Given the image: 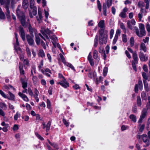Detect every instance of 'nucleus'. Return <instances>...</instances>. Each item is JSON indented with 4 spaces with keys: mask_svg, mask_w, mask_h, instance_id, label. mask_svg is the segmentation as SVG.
<instances>
[{
    "mask_svg": "<svg viewBox=\"0 0 150 150\" xmlns=\"http://www.w3.org/2000/svg\"><path fill=\"white\" fill-rule=\"evenodd\" d=\"M128 11V9L126 7L119 14V16L121 18H125L126 17V13Z\"/></svg>",
    "mask_w": 150,
    "mask_h": 150,
    "instance_id": "dca6fc26",
    "label": "nucleus"
},
{
    "mask_svg": "<svg viewBox=\"0 0 150 150\" xmlns=\"http://www.w3.org/2000/svg\"><path fill=\"white\" fill-rule=\"evenodd\" d=\"M120 28L123 30L124 32L125 33L126 32V30L125 27L123 23H121L120 24Z\"/></svg>",
    "mask_w": 150,
    "mask_h": 150,
    "instance_id": "a19ab883",
    "label": "nucleus"
},
{
    "mask_svg": "<svg viewBox=\"0 0 150 150\" xmlns=\"http://www.w3.org/2000/svg\"><path fill=\"white\" fill-rule=\"evenodd\" d=\"M35 134L36 136L38 138V139L41 140H44V138L38 133L35 132Z\"/></svg>",
    "mask_w": 150,
    "mask_h": 150,
    "instance_id": "5fc2aeb1",
    "label": "nucleus"
},
{
    "mask_svg": "<svg viewBox=\"0 0 150 150\" xmlns=\"http://www.w3.org/2000/svg\"><path fill=\"white\" fill-rule=\"evenodd\" d=\"M139 27L141 34H139V32L138 29L136 30V33L137 35L139 37H141L143 36H144L146 35L144 25L142 23H140L139 25Z\"/></svg>",
    "mask_w": 150,
    "mask_h": 150,
    "instance_id": "39448f33",
    "label": "nucleus"
},
{
    "mask_svg": "<svg viewBox=\"0 0 150 150\" xmlns=\"http://www.w3.org/2000/svg\"><path fill=\"white\" fill-rule=\"evenodd\" d=\"M38 14L39 18H38L37 17V20L38 21H40L42 19V15L41 9L39 7H38Z\"/></svg>",
    "mask_w": 150,
    "mask_h": 150,
    "instance_id": "b1692460",
    "label": "nucleus"
},
{
    "mask_svg": "<svg viewBox=\"0 0 150 150\" xmlns=\"http://www.w3.org/2000/svg\"><path fill=\"white\" fill-rule=\"evenodd\" d=\"M138 6L142 8L144 6V3L142 1H139L138 3Z\"/></svg>",
    "mask_w": 150,
    "mask_h": 150,
    "instance_id": "603ef678",
    "label": "nucleus"
},
{
    "mask_svg": "<svg viewBox=\"0 0 150 150\" xmlns=\"http://www.w3.org/2000/svg\"><path fill=\"white\" fill-rule=\"evenodd\" d=\"M57 84H60L64 88H67L69 86V83L66 81L65 79H64L63 80H61V82H57Z\"/></svg>",
    "mask_w": 150,
    "mask_h": 150,
    "instance_id": "9b49d317",
    "label": "nucleus"
},
{
    "mask_svg": "<svg viewBox=\"0 0 150 150\" xmlns=\"http://www.w3.org/2000/svg\"><path fill=\"white\" fill-rule=\"evenodd\" d=\"M108 36L107 35L103 34H100L99 37V42L101 45L103 43L106 44L107 42Z\"/></svg>",
    "mask_w": 150,
    "mask_h": 150,
    "instance_id": "0eeeda50",
    "label": "nucleus"
},
{
    "mask_svg": "<svg viewBox=\"0 0 150 150\" xmlns=\"http://www.w3.org/2000/svg\"><path fill=\"white\" fill-rule=\"evenodd\" d=\"M96 76V72L92 71H90L88 74V77L91 78H93L95 79Z\"/></svg>",
    "mask_w": 150,
    "mask_h": 150,
    "instance_id": "6ab92c4d",
    "label": "nucleus"
},
{
    "mask_svg": "<svg viewBox=\"0 0 150 150\" xmlns=\"http://www.w3.org/2000/svg\"><path fill=\"white\" fill-rule=\"evenodd\" d=\"M28 92L29 93V94L31 96H32L33 95V93L31 90V89L30 88H28Z\"/></svg>",
    "mask_w": 150,
    "mask_h": 150,
    "instance_id": "052dcab7",
    "label": "nucleus"
},
{
    "mask_svg": "<svg viewBox=\"0 0 150 150\" xmlns=\"http://www.w3.org/2000/svg\"><path fill=\"white\" fill-rule=\"evenodd\" d=\"M35 134L36 136L38 138V139L41 140H44V138L38 133L35 132Z\"/></svg>",
    "mask_w": 150,
    "mask_h": 150,
    "instance_id": "864d4df0",
    "label": "nucleus"
},
{
    "mask_svg": "<svg viewBox=\"0 0 150 150\" xmlns=\"http://www.w3.org/2000/svg\"><path fill=\"white\" fill-rule=\"evenodd\" d=\"M28 26V29L31 36H33L34 33L35 34V36H36L37 32V30L34 28H33L30 24H29Z\"/></svg>",
    "mask_w": 150,
    "mask_h": 150,
    "instance_id": "ddd939ff",
    "label": "nucleus"
},
{
    "mask_svg": "<svg viewBox=\"0 0 150 150\" xmlns=\"http://www.w3.org/2000/svg\"><path fill=\"white\" fill-rule=\"evenodd\" d=\"M147 109L146 108H143L142 112V114L140 116V118L138 121V122L141 123L143 119L146 117L147 114Z\"/></svg>",
    "mask_w": 150,
    "mask_h": 150,
    "instance_id": "1a4fd4ad",
    "label": "nucleus"
},
{
    "mask_svg": "<svg viewBox=\"0 0 150 150\" xmlns=\"http://www.w3.org/2000/svg\"><path fill=\"white\" fill-rule=\"evenodd\" d=\"M97 4L98 8L99 11H101V6L100 1L98 0L97 1Z\"/></svg>",
    "mask_w": 150,
    "mask_h": 150,
    "instance_id": "4d7b16f0",
    "label": "nucleus"
},
{
    "mask_svg": "<svg viewBox=\"0 0 150 150\" xmlns=\"http://www.w3.org/2000/svg\"><path fill=\"white\" fill-rule=\"evenodd\" d=\"M137 139H142L145 144L144 145V147L148 146L150 144V139L147 137L146 134H143L142 135H137Z\"/></svg>",
    "mask_w": 150,
    "mask_h": 150,
    "instance_id": "20e7f679",
    "label": "nucleus"
},
{
    "mask_svg": "<svg viewBox=\"0 0 150 150\" xmlns=\"http://www.w3.org/2000/svg\"><path fill=\"white\" fill-rule=\"evenodd\" d=\"M106 6L105 4H104L103 5V13L104 16H106Z\"/></svg>",
    "mask_w": 150,
    "mask_h": 150,
    "instance_id": "c9c22d12",
    "label": "nucleus"
},
{
    "mask_svg": "<svg viewBox=\"0 0 150 150\" xmlns=\"http://www.w3.org/2000/svg\"><path fill=\"white\" fill-rule=\"evenodd\" d=\"M108 69L107 67H105L104 68L103 74V76H105L106 75L108 72Z\"/></svg>",
    "mask_w": 150,
    "mask_h": 150,
    "instance_id": "79ce46f5",
    "label": "nucleus"
},
{
    "mask_svg": "<svg viewBox=\"0 0 150 150\" xmlns=\"http://www.w3.org/2000/svg\"><path fill=\"white\" fill-rule=\"evenodd\" d=\"M38 54L39 56L42 58L45 57V54L43 50L42 49H40L39 50Z\"/></svg>",
    "mask_w": 150,
    "mask_h": 150,
    "instance_id": "7c9ffc66",
    "label": "nucleus"
},
{
    "mask_svg": "<svg viewBox=\"0 0 150 150\" xmlns=\"http://www.w3.org/2000/svg\"><path fill=\"white\" fill-rule=\"evenodd\" d=\"M143 13L144 9L142 8H141L140 12L138 14V18L139 21L141 20L143 16Z\"/></svg>",
    "mask_w": 150,
    "mask_h": 150,
    "instance_id": "a878e982",
    "label": "nucleus"
},
{
    "mask_svg": "<svg viewBox=\"0 0 150 150\" xmlns=\"http://www.w3.org/2000/svg\"><path fill=\"white\" fill-rule=\"evenodd\" d=\"M114 33V30L113 29H111L110 32V38L112 39L113 37Z\"/></svg>",
    "mask_w": 150,
    "mask_h": 150,
    "instance_id": "680f3d73",
    "label": "nucleus"
},
{
    "mask_svg": "<svg viewBox=\"0 0 150 150\" xmlns=\"http://www.w3.org/2000/svg\"><path fill=\"white\" fill-rule=\"evenodd\" d=\"M19 66L21 74L22 75H24V71L23 69V66L22 64L19 63Z\"/></svg>",
    "mask_w": 150,
    "mask_h": 150,
    "instance_id": "c85d7f7f",
    "label": "nucleus"
},
{
    "mask_svg": "<svg viewBox=\"0 0 150 150\" xmlns=\"http://www.w3.org/2000/svg\"><path fill=\"white\" fill-rule=\"evenodd\" d=\"M138 57L136 54H133V60L132 61V65L133 69L135 71H137V68L136 64L138 63Z\"/></svg>",
    "mask_w": 150,
    "mask_h": 150,
    "instance_id": "6e6552de",
    "label": "nucleus"
},
{
    "mask_svg": "<svg viewBox=\"0 0 150 150\" xmlns=\"http://www.w3.org/2000/svg\"><path fill=\"white\" fill-rule=\"evenodd\" d=\"M8 93L10 96V97L9 98L7 97V98H8L9 100H14L15 99V96L10 91H8Z\"/></svg>",
    "mask_w": 150,
    "mask_h": 150,
    "instance_id": "cd10ccee",
    "label": "nucleus"
},
{
    "mask_svg": "<svg viewBox=\"0 0 150 150\" xmlns=\"http://www.w3.org/2000/svg\"><path fill=\"white\" fill-rule=\"evenodd\" d=\"M20 114L18 112H17L16 114L14 115V119L15 120H17L18 117H20Z\"/></svg>",
    "mask_w": 150,
    "mask_h": 150,
    "instance_id": "e433bc0d",
    "label": "nucleus"
},
{
    "mask_svg": "<svg viewBox=\"0 0 150 150\" xmlns=\"http://www.w3.org/2000/svg\"><path fill=\"white\" fill-rule=\"evenodd\" d=\"M15 35L16 39V42L14 45L15 49L17 51V53L20 54V58L21 60L23 61L24 60V53L21 50L19 47V43L17 37V34L15 33Z\"/></svg>",
    "mask_w": 150,
    "mask_h": 150,
    "instance_id": "f03ea898",
    "label": "nucleus"
},
{
    "mask_svg": "<svg viewBox=\"0 0 150 150\" xmlns=\"http://www.w3.org/2000/svg\"><path fill=\"white\" fill-rule=\"evenodd\" d=\"M51 105V104L50 100L48 99H47V107L48 108H50Z\"/></svg>",
    "mask_w": 150,
    "mask_h": 150,
    "instance_id": "774afa93",
    "label": "nucleus"
},
{
    "mask_svg": "<svg viewBox=\"0 0 150 150\" xmlns=\"http://www.w3.org/2000/svg\"><path fill=\"white\" fill-rule=\"evenodd\" d=\"M112 0H107V4L108 7L111 6Z\"/></svg>",
    "mask_w": 150,
    "mask_h": 150,
    "instance_id": "0e129e2a",
    "label": "nucleus"
},
{
    "mask_svg": "<svg viewBox=\"0 0 150 150\" xmlns=\"http://www.w3.org/2000/svg\"><path fill=\"white\" fill-rule=\"evenodd\" d=\"M127 50H128V51H129L131 53H132V56H133V54H136V56H137V52L136 51H135L134 52H133V51L131 49V48H129V47H128L127 48Z\"/></svg>",
    "mask_w": 150,
    "mask_h": 150,
    "instance_id": "a18cd8bd",
    "label": "nucleus"
},
{
    "mask_svg": "<svg viewBox=\"0 0 150 150\" xmlns=\"http://www.w3.org/2000/svg\"><path fill=\"white\" fill-rule=\"evenodd\" d=\"M22 6L25 9H26L28 6V0H23Z\"/></svg>",
    "mask_w": 150,
    "mask_h": 150,
    "instance_id": "393cba45",
    "label": "nucleus"
},
{
    "mask_svg": "<svg viewBox=\"0 0 150 150\" xmlns=\"http://www.w3.org/2000/svg\"><path fill=\"white\" fill-rule=\"evenodd\" d=\"M98 44V36L96 35L95 38L94 40V46L95 47H97Z\"/></svg>",
    "mask_w": 150,
    "mask_h": 150,
    "instance_id": "4c0bfd02",
    "label": "nucleus"
},
{
    "mask_svg": "<svg viewBox=\"0 0 150 150\" xmlns=\"http://www.w3.org/2000/svg\"><path fill=\"white\" fill-rule=\"evenodd\" d=\"M18 94L19 96H20L24 101L26 102H28L29 101V99L26 95L21 92H19Z\"/></svg>",
    "mask_w": 150,
    "mask_h": 150,
    "instance_id": "a211bd4d",
    "label": "nucleus"
},
{
    "mask_svg": "<svg viewBox=\"0 0 150 150\" xmlns=\"http://www.w3.org/2000/svg\"><path fill=\"white\" fill-rule=\"evenodd\" d=\"M98 26L100 28H103L104 26V21H100L98 23Z\"/></svg>",
    "mask_w": 150,
    "mask_h": 150,
    "instance_id": "473e14b6",
    "label": "nucleus"
},
{
    "mask_svg": "<svg viewBox=\"0 0 150 150\" xmlns=\"http://www.w3.org/2000/svg\"><path fill=\"white\" fill-rule=\"evenodd\" d=\"M40 31L41 33L44 35V37L40 33L39 34V35L46 42L49 41L50 40V39L48 36L46 35L45 33L48 35H50L51 33V32L48 28L46 30H45L44 28H42V29Z\"/></svg>",
    "mask_w": 150,
    "mask_h": 150,
    "instance_id": "7ed1b4c3",
    "label": "nucleus"
},
{
    "mask_svg": "<svg viewBox=\"0 0 150 150\" xmlns=\"http://www.w3.org/2000/svg\"><path fill=\"white\" fill-rule=\"evenodd\" d=\"M0 107L4 110H6L7 109L6 105L5 103L3 102L0 103Z\"/></svg>",
    "mask_w": 150,
    "mask_h": 150,
    "instance_id": "c756f323",
    "label": "nucleus"
},
{
    "mask_svg": "<svg viewBox=\"0 0 150 150\" xmlns=\"http://www.w3.org/2000/svg\"><path fill=\"white\" fill-rule=\"evenodd\" d=\"M33 36L27 35L26 36V38L27 42L30 45L32 46H34V42L33 39Z\"/></svg>",
    "mask_w": 150,
    "mask_h": 150,
    "instance_id": "9d476101",
    "label": "nucleus"
},
{
    "mask_svg": "<svg viewBox=\"0 0 150 150\" xmlns=\"http://www.w3.org/2000/svg\"><path fill=\"white\" fill-rule=\"evenodd\" d=\"M127 27L130 29H132L133 28V27L132 25V24L131 23L130 21H128L127 23Z\"/></svg>",
    "mask_w": 150,
    "mask_h": 150,
    "instance_id": "ea45409f",
    "label": "nucleus"
},
{
    "mask_svg": "<svg viewBox=\"0 0 150 150\" xmlns=\"http://www.w3.org/2000/svg\"><path fill=\"white\" fill-rule=\"evenodd\" d=\"M33 9L32 13L33 15L35 16L37 14V8L36 7L34 8H31Z\"/></svg>",
    "mask_w": 150,
    "mask_h": 150,
    "instance_id": "58836bf2",
    "label": "nucleus"
},
{
    "mask_svg": "<svg viewBox=\"0 0 150 150\" xmlns=\"http://www.w3.org/2000/svg\"><path fill=\"white\" fill-rule=\"evenodd\" d=\"M98 52L96 50H94L93 52V57L95 59H96L98 62L100 60V58L98 55Z\"/></svg>",
    "mask_w": 150,
    "mask_h": 150,
    "instance_id": "aec40b11",
    "label": "nucleus"
},
{
    "mask_svg": "<svg viewBox=\"0 0 150 150\" xmlns=\"http://www.w3.org/2000/svg\"><path fill=\"white\" fill-rule=\"evenodd\" d=\"M42 126L43 129H45L46 127V132H47L50 129V126H51V122L50 121H49L47 123L46 125L45 123L43 122Z\"/></svg>",
    "mask_w": 150,
    "mask_h": 150,
    "instance_id": "f3484780",
    "label": "nucleus"
},
{
    "mask_svg": "<svg viewBox=\"0 0 150 150\" xmlns=\"http://www.w3.org/2000/svg\"><path fill=\"white\" fill-rule=\"evenodd\" d=\"M0 94L5 98H7V97L4 92L1 90H0Z\"/></svg>",
    "mask_w": 150,
    "mask_h": 150,
    "instance_id": "13d9d810",
    "label": "nucleus"
},
{
    "mask_svg": "<svg viewBox=\"0 0 150 150\" xmlns=\"http://www.w3.org/2000/svg\"><path fill=\"white\" fill-rule=\"evenodd\" d=\"M129 118L133 122H136L137 119L136 116L133 114L129 116Z\"/></svg>",
    "mask_w": 150,
    "mask_h": 150,
    "instance_id": "2f4dec72",
    "label": "nucleus"
},
{
    "mask_svg": "<svg viewBox=\"0 0 150 150\" xmlns=\"http://www.w3.org/2000/svg\"><path fill=\"white\" fill-rule=\"evenodd\" d=\"M24 64L25 65L28 66L29 64V61L27 59H25L23 61Z\"/></svg>",
    "mask_w": 150,
    "mask_h": 150,
    "instance_id": "338daca9",
    "label": "nucleus"
},
{
    "mask_svg": "<svg viewBox=\"0 0 150 150\" xmlns=\"http://www.w3.org/2000/svg\"><path fill=\"white\" fill-rule=\"evenodd\" d=\"M120 30L119 29L117 30L116 34L114 37V39L112 42V43L113 45H115L117 40L118 36L120 35Z\"/></svg>",
    "mask_w": 150,
    "mask_h": 150,
    "instance_id": "4468645a",
    "label": "nucleus"
},
{
    "mask_svg": "<svg viewBox=\"0 0 150 150\" xmlns=\"http://www.w3.org/2000/svg\"><path fill=\"white\" fill-rule=\"evenodd\" d=\"M35 2L34 0H30V8H34L35 7H36L34 6Z\"/></svg>",
    "mask_w": 150,
    "mask_h": 150,
    "instance_id": "f704fd0d",
    "label": "nucleus"
},
{
    "mask_svg": "<svg viewBox=\"0 0 150 150\" xmlns=\"http://www.w3.org/2000/svg\"><path fill=\"white\" fill-rule=\"evenodd\" d=\"M6 12H7L6 13V15L7 16V17L8 18H10V16L9 14L10 13V12L8 8L7 7H6Z\"/></svg>",
    "mask_w": 150,
    "mask_h": 150,
    "instance_id": "3c124183",
    "label": "nucleus"
},
{
    "mask_svg": "<svg viewBox=\"0 0 150 150\" xmlns=\"http://www.w3.org/2000/svg\"><path fill=\"white\" fill-rule=\"evenodd\" d=\"M5 18V15L4 13L2 12V10L0 11V18L4 19Z\"/></svg>",
    "mask_w": 150,
    "mask_h": 150,
    "instance_id": "c03bdc74",
    "label": "nucleus"
},
{
    "mask_svg": "<svg viewBox=\"0 0 150 150\" xmlns=\"http://www.w3.org/2000/svg\"><path fill=\"white\" fill-rule=\"evenodd\" d=\"M146 27L147 32L150 33V24L149 23H146Z\"/></svg>",
    "mask_w": 150,
    "mask_h": 150,
    "instance_id": "49530a36",
    "label": "nucleus"
},
{
    "mask_svg": "<svg viewBox=\"0 0 150 150\" xmlns=\"http://www.w3.org/2000/svg\"><path fill=\"white\" fill-rule=\"evenodd\" d=\"M122 39L123 42H126L127 41V36L125 34H123L122 36Z\"/></svg>",
    "mask_w": 150,
    "mask_h": 150,
    "instance_id": "de8ad7c7",
    "label": "nucleus"
},
{
    "mask_svg": "<svg viewBox=\"0 0 150 150\" xmlns=\"http://www.w3.org/2000/svg\"><path fill=\"white\" fill-rule=\"evenodd\" d=\"M33 71H34L35 74L36 73V68L34 66H32L31 70V76H32V80L33 83L34 85H37L38 82V79L36 76H34L33 73Z\"/></svg>",
    "mask_w": 150,
    "mask_h": 150,
    "instance_id": "423d86ee",
    "label": "nucleus"
},
{
    "mask_svg": "<svg viewBox=\"0 0 150 150\" xmlns=\"http://www.w3.org/2000/svg\"><path fill=\"white\" fill-rule=\"evenodd\" d=\"M140 50H143L144 52L146 51V47L145 44L143 42L141 43L140 46Z\"/></svg>",
    "mask_w": 150,
    "mask_h": 150,
    "instance_id": "5701e85b",
    "label": "nucleus"
},
{
    "mask_svg": "<svg viewBox=\"0 0 150 150\" xmlns=\"http://www.w3.org/2000/svg\"><path fill=\"white\" fill-rule=\"evenodd\" d=\"M130 43L131 46L132 47L134 45V40L133 37H132L130 40Z\"/></svg>",
    "mask_w": 150,
    "mask_h": 150,
    "instance_id": "37998d69",
    "label": "nucleus"
},
{
    "mask_svg": "<svg viewBox=\"0 0 150 150\" xmlns=\"http://www.w3.org/2000/svg\"><path fill=\"white\" fill-rule=\"evenodd\" d=\"M137 104L139 106H141L142 103L141 99L139 96H137Z\"/></svg>",
    "mask_w": 150,
    "mask_h": 150,
    "instance_id": "72a5a7b5",
    "label": "nucleus"
},
{
    "mask_svg": "<svg viewBox=\"0 0 150 150\" xmlns=\"http://www.w3.org/2000/svg\"><path fill=\"white\" fill-rule=\"evenodd\" d=\"M65 65H67V66L71 68L73 70H74V71H75V69H74V67L71 64L67 63L66 64H65Z\"/></svg>",
    "mask_w": 150,
    "mask_h": 150,
    "instance_id": "bf43d9fd",
    "label": "nucleus"
},
{
    "mask_svg": "<svg viewBox=\"0 0 150 150\" xmlns=\"http://www.w3.org/2000/svg\"><path fill=\"white\" fill-rule=\"evenodd\" d=\"M60 55L61 59V60H62V62H63V63L65 64H66L67 62H66V61L65 60L64 58V57L63 56L62 54H60Z\"/></svg>",
    "mask_w": 150,
    "mask_h": 150,
    "instance_id": "6e6d98bb",
    "label": "nucleus"
},
{
    "mask_svg": "<svg viewBox=\"0 0 150 150\" xmlns=\"http://www.w3.org/2000/svg\"><path fill=\"white\" fill-rule=\"evenodd\" d=\"M26 51H27V53L28 56L29 57H30L31 52H30V50L29 48L28 47H27V48H26Z\"/></svg>",
    "mask_w": 150,
    "mask_h": 150,
    "instance_id": "e2e57ef3",
    "label": "nucleus"
},
{
    "mask_svg": "<svg viewBox=\"0 0 150 150\" xmlns=\"http://www.w3.org/2000/svg\"><path fill=\"white\" fill-rule=\"evenodd\" d=\"M47 141L51 145V146L53 147L55 149H58V146L56 143L54 142L52 143L48 139H47Z\"/></svg>",
    "mask_w": 150,
    "mask_h": 150,
    "instance_id": "bb28decb",
    "label": "nucleus"
},
{
    "mask_svg": "<svg viewBox=\"0 0 150 150\" xmlns=\"http://www.w3.org/2000/svg\"><path fill=\"white\" fill-rule=\"evenodd\" d=\"M22 87L23 88H25L27 87V83L26 82L23 81L22 82Z\"/></svg>",
    "mask_w": 150,
    "mask_h": 150,
    "instance_id": "69168bd1",
    "label": "nucleus"
},
{
    "mask_svg": "<svg viewBox=\"0 0 150 150\" xmlns=\"http://www.w3.org/2000/svg\"><path fill=\"white\" fill-rule=\"evenodd\" d=\"M139 57L141 60L142 61H147L148 59V56L141 52H140Z\"/></svg>",
    "mask_w": 150,
    "mask_h": 150,
    "instance_id": "f8f14e48",
    "label": "nucleus"
},
{
    "mask_svg": "<svg viewBox=\"0 0 150 150\" xmlns=\"http://www.w3.org/2000/svg\"><path fill=\"white\" fill-rule=\"evenodd\" d=\"M36 39H35V42L36 44L38 45L40 44V39L39 37L36 35Z\"/></svg>",
    "mask_w": 150,
    "mask_h": 150,
    "instance_id": "09e8293b",
    "label": "nucleus"
},
{
    "mask_svg": "<svg viewBox=\"0 0 150 150\" xmlns=\"http://www.w3.org/2000/svg\"><path fill=\"white\" fill-rule=\"evenodd\" d=\"M19 33L23 40H25V34L23 28L21 27H20L19 28Z\"/></svg>",
    "mask_w": 150,
    "mask_h": 150,
    "instance_id": "2eb2a0df",
    "label": "nucleus"
},
{
    "mask_svg": "<svg viewBox=\"0 0 150 150\" xmlns=\"http://www.w3.org/2000/svg\"><path fill=\"white\" fill-rule=\"evenodd\" d=\"M5 91H8L10 89L15 90V88L13 87L11 85H5L3 87Z\"/></svg>",
    "mask_w": 150,
    "mask_h": 150,
    "instance_id": "412c9836",
    "label": "nucleus"
},
{
    "mask_svg": "<svg viewBox=\"0 0 150 150\" xmlns=\"http://www.w3.org/2000/svg\"><path fill=\"white\" fill-rule=\"evenodd\" d=\"M99 52L101 53H103L105 52V50L102 46H100L99 48Z\"/></svg>",
    "mask_w": 150,
    "mask_h": 150,
    "instance_id": "8fccbe9b",
    "label": "nucleus"
},
{
    "mask_svg": "<svg viewBox=\"0 0 150 150\" xmlns=\"http://www.w3.org/2000/svg\"><path fill=\"white\" fill-rule=\"evenodd\" d=\"M16 13L17 16L19 17L20 22L22 25L25 27L28 26L29 23L25 22V17L23 13L21 11L19 7H18Z\"/></svg>",
    "mask_w": 150,
    "mask_h": 150,
    "instance_id": "f257e3e1",
    "label": "nucleus"
},
{
    "mask_svg": "<svg viewBox=\"0 0 150 150\" xmlns=\"http://www.w3.org/2000/svg\"><path fill=\"white\" fill-rule=\"evenodd\" d=\"M50 38L52 40V43L53 45L55 47H56V43L57 41V37L54 35H52L50 37Z\"/></svg>",
    "mask_w": 150,
    "mask_h": 150,
    "instance_id": "4be33fe9",
    "label": "nucleus"
}]
</instances>
